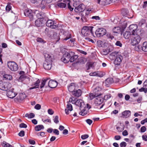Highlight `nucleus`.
Here are the masks:
<instances>
[{
  "label": "nucleus",
  "instance_id": "nucleus-38",
  "mask_svg": "<svg viewBox=\"0 0 147 147\" xmlns=\"http://www.w3.org/2000/svg\"><path fill=\"white\" fill-rule=\"evenodd\" d=\"M3 78L5 80H10L12 78L11 76L9 74H5L3 76Z\"/></svg>",
  "mask_w": 147,
  "mask_h": 147
},
{
  "label": "nucleus",
  "instance_id": "nucleus-12",
  "mask_svg": "<svg viewBox=\"0 0 147 147\" xmlns=\"http://www.w3.org/2000/svg\"><path fill=\"white\" fill-rule=\"evenodd\" d=\"M45 22V21L43 18H40L36 20L35 22V25L37 27L41 26L44 24Z\"/></svg>",
  "mask_w": 147,
  "mask_h": 147
},
{
  "label": "nucleus",
  "instance_id": "nucleus-56",
  "mask_svg": "<svg viewBox=\"0 0 147 147\" xmlns=\"http://www.w3.org/2000/svg\"><path fill=\"white\" fill-rule=\"evenodd\" d=\"M39 135L42 137H44L45 136V133L43 132H40L37 134L38 136H39Z\"/></svg>",
  "mask_w": 147,
  "mask_h": 147
},
{
  "label": "nucleus",
  "instance_id": "nucleus-48",
  "mask_svg": "<svg viewBox=\"0 0 147 147\" xmlns=\"http://www.w3.org/2000/svg\"><path fill=\"white\" fill-rule=\"evenodd\" d=\"M53 120L55 123H58L59 122L58 116H55V118L53 119Z\"/></svg>",
  "mask_w": 147,
  "mask_h": 147
},
{
  "label": "nucleus",
  "instance_id": "nucleus-5",
  "mask_svg": "<svg viewBox=\"0 0 147 147\" xmlns=\"http://www.w3.org/2000/svg\"><path fill=\"white\" fill-rule=\"evenodd\" d=\"M74 54V53L72 51L66 53L63 55L61 60L65 63H67L70 61V57Z\"/></svg>",
  "mask_w": 147,
  "mask_h": 147
},
{
  "label": "nucleus",
  "instance_id": "nucleus-31",
  "mask_svg": "<svg viewBox=\"0 0 147 147\" xmlns=\"http://www.w3.org/2000/svg\"><path fill=\"white\" fill-rule=\"evenodd\" d=\"M86 61V60L84 58L81 57L78 59L77 63H79L81 64H83Z\"/></svg>",
  "mask_w": 147,
  "mask_h": 147
},
{
  "label": "nucleus",
  "instance_id": "nucleus-13",
  "mask_svg": "<svg viewBox=\"0 0 147 147\" xmlns=\"http://www.w3.org/2000/svg\"><path fill=\"white\" fill-rule=\"evenodd\" d=\"M25 15L26 16H28L31 20H32L33 18V13L32 10L28 9L25 10L24 11Z\"/></svg>",
  "mask_w": 147,
  "mask_h": 147
},
{
  "label": "nucleus",
  "instance_id": "nucleus-51",
  "mask_svg": "<svg viewBox=\"0 0 147 147\" xmlns=\"http://www.w3.org/2000/svg\"><path fill=\"white\" fill-rule=\"evenodd\" d=\"M75 98L74 97H71L69 99V102H71L73 104L75 102Z\"/></svg>",
  "mask_w": 147,
  "mask_h": 147
},
{
  "label": "nucleus",
  "instance_id": "nucleus-7",
  "mask_svg": "<svg viewBox=\"0 0 147 147\" xmlns=\"http://www.w3.org/2000/svg\"><path fill=\"white\" fill-rule=\"evenodd\" d=\"M106 30L102 28H99L97 29L95 32L96 36L98 37L104 35L106 34Z\"/></svg>",
  "mask_w": 147,
  "mask_h": 147
},
{
  "label": "nucleus",
  "instance_id": "nucleus-42",
  "mask_svg": "<svg viewBox=\"0 0 147 147\" xmlns=\"http://www.w3.org/2000/svg\"><path fill=\"white\" fill-rule=\"evenodd\" d=\"M128 13V11L127 9H123L122 11V13L123 15L124 16H126Z\"/></svg>",
  "mask_w": 147,
  "mask_h": 147
},
{
  "label": "nucleus",
  "instance_id": "nucleus-54",
  "mask_svg": "<svg viewBox=\"0 0 147 147\" xmlns=\"http://www.w3.org/2000/svg\"><path fill=\"white\" fill-rule=\"evenodd\" d=\"M126 143L124 142H122L120 144V147H125L126 146Z\"/></svg>",
  "mask_w": 147,
  "mask_h": 147
},
{
  "label": "nucleus",
  "instance_id": "nucleus-45",
  "mask_svg": "<svg viewBox=\"0 0 147 147\" xmlns=\"http://www.w3.org/2000/svg\"><path fill=\"white\" fill-rule=\"evenodd\" d=\"M28 77L25 75H21L19 78V80L21 81L24 80L25 79H26Z\"/></svg>",
  "mask_w": 147,
  "mask_h": 147
},
{
  "label": "nucleus",
  "instance_id": "nucleus-21",
  "mask_svg": "<svg viewBox=\"0 0 147 147\" xmlns=\"http://www.w3.org/2000/svg\"><path fill=\"white\" fill-rule=\"evenodd\" d=\"M50 37L51 39L54 40L56 42L58 41L60 39L59 35L55 32H54L53 35L51 36Z\"/></svg>",
  "mask_w": 147,
  "mask_h": 147
},
{
  "label": "nucleus",
  "instance_id": "nucleus-29",
  "mask_svg": "<svg viewBox=\"0 0 147 147\" xmlns=\"http://www.w3.org/2000/svg\"><path fill=\"white\" fill-rule=\"evenodd\" d=\"M72 94L76 96L79 97L82 94L81 91L79 89L76 91H74L72 92Z\"/></svg>",
  "mask_w": 147,
  "mask_h": 147
},
{
  "label": "nucleus",
  "instance_id": "nucleus-50",
  "mask_svg": "<svg viewBox=\"0 0 147 147\" xmlns=\"http://www.w3.org/2000/svg\"><path fill=\"white\" fill-rule=\"evenodd\" d=\"M103 76L102 72L99 71L96 72V76L101 77H102Z\"/></svg>",
  "mask_w": 147,
  "mask_h": 147
},
{
  "label": "nucleus",
  "instance_id": "nucleus-60",
  "mask_svg": "<svg viewBox=\"0 0 147 147\" xmlns=\"http://www.w3.org/2000/svg\"><path fill=\"white\" fill-rule=\"evenodd\" d=\"M34 108L36 109L39 110L41 108V106L39 104H37L35 106Z\"/></svg>",
  "mask_w": 147,
  "mask_h": 147
},
{
  "label": "nucleus",
  "instance_id": "nucleus-14",
  "mask_svg": "<svg viewBox=\"0 0 147 147\" xmlns=\"http://www.w3.org/2000/svg\"><path fill=\"white\" fill-rule=\"evenodd\" d=\"M14 89L12 88L11 90L7 91V96L10 98H13L17 95V94L14 91Z\"/></svg>",
  "mask_w": 147,
  "mask_h": 147
},
{
  "label": "nucleus",
  "instance_id": "nucleus-37",
  "mask_svg": "<svg viewBox=\"0 0 147 147\" xmlns=\"http://www.w3.org/2000/svg\"><path fill=\"white\" fill-rule=\"evenodd\" d=\"M93 63L92 62H88L86 65V68L87 70L90 69L93 66Z\"/></svg>",
  "mask_w": 147,
  "mask_h": 147
},
{
  "label": "nucleus",
  "instance_id": "nucleus-16",
  "mask_svg": "<svg viewBox=\"0 0 147 147\" xmlns=\"http://www.w3.org/2000/svg\"><path fill=\"white\" fill-rule=\"evenodd\" d=\"M44 56L45 58V61L52 62L53 56L51 54L49 53H46L44 54Z\"/></svg>",
  "mask_w": 147,
  "mask_h": 147
},
{
  "label": "nucleus",
  "instance_id": "nucleus-44",
  "mask_svg": "<svg viewBox=\"0 0 147 147\" xmlns=\"http://www.w3.org/2000/svg\"><path fill=\"white\" fill-rule=\"evenodd\" d=\"M113 79L111 78H109L107 79L105 81V83L106 84L108 83L109 84H111L113 82Z\"/></svg>",
  "mask_w": 147,
  "mask_h": 147
},
{
  "label": "nucleus",
  "instance_id": "nucleus-47",
  "mask_svg": "<svg viewBox=\"0 0 147 147\" xmlns=\"http://www.w3.org/2000/svg\"><path fill=\"white\" fill-rule=\"evenodd\" d=\"M47 80H44L42 81L41 84L40 86V88H42L44 87L46 82L47 81Z\"/></svg>",
  "mask_w": 147,
  "mask_h": 147
},
{
  "label": "nucleus",
  "instance_id": "nucleus-34",
  "mask_svg": "<svg viewBox=\"0 0 147 147\" xmlns=\"http://www.w3.org/2000/svg\"><path fill=\"white\" fill-rule=\"evenodd\" d=\"M44 127L42 125H38L36 126L35 127V130L36 131H40L42 129H44Z\"/></svg>",
  "mask_w": 147,
  "mask_h": 147
},
{
  "label": "nucleus",
  "instance_id": "nucleus-58",
  "mask_svg": "<svg viewBox=\"0 0 147 147\" xmlns=\"http://www.w3.org/2000/svg\"><path fill=\"white\" fill-rule=\"evenodd\" d=\"M48 113L51 115H52L54 113L53 111L51 109H49L48 110Z\"/></svg>",
  "mask_w": 147,
  "mask_h": 147
},
{
  "label": "nucleus",
  "instance_id": "nucleus-23",
  "mask_svg": "<svg viewBox=\"0 0 147 147\" xmlns=\"http://www.w3.org/2000/svg\"><path fill=\"white\" fill-rule=\"evenodd\" d=\"M76 87L77 86H76V84L74 83H71L67 87L68 90L69 92H72L74 91V90Z\"/></svg>",
  "mask_w": 147,
  "mask_h": 147
},
{
  "label": "nucleus",
  "instance_id": "nucleus-19",
  "mask_svg": "<svg viewBox=\"0 0 147 147\" xmlns=\"http://www.w3.org/2000/svg\"><path fill=\"white\" fill-rule=\"evenodd\" d=\"M84 9V5L83 4H81L75 8L74 10L76 12H80L83 11Z\"/></svg>",
  "mask_w": 147,
  "mask_h": 147
},
{
  "label": "nucleus",
  "instance_id": "nucleus-35",
  "mask_svg": "<svg viewBox=\"0 0 147 147\" xmlns=\"http://www.w3.org/2000/svg\"><path fill=\"white\" fill-rule=\"evenodd\" d=\"M35 116V115L34 113H31L30 114L28 113H26L25 115V117H27L28 118H32Z\"/></svg>",
  "mask_w": 147,
  "mask_h": 147
},
{
  "label": "nucleus",
  "instance_id": "nucleus-32",
  "mask_svg": "<svg viewBox=\"0 0 147 147\" xmlns=\"http://www.w3.org/2000/svg\"><path fill=\"white\" fill-rule=\"evenodd\" d=\"M142 49L144 51L147 52V42H144L142 45Z\"/></svg>",
  "mask_w": 147,
  "mask_h": 147
},
{
  "label": "nucleus",
  "instance_id": "nucleus-64",
  "mask_svg": "<svg viewBox=\"0 0 147 147\" xmlns=\"http://www.w3.org/2000/svg\"><path fill=\"white\" fill-rule=\"evenodd\" d=\"M142 139L145 141H147V136L145 135H143L142 136Z\"/></svg>",
  "mask_w": 147,
  "mask_h": 147
},
{
  "label": "nucleus",
  "instance_id": "nucleus-62",
  "mask_svg": "<svg viewBox=\"0 0 147 147\" xmlns=\"http://www.w3.org/2000/svg\"><path fill=\"white\" fill-rule=\"evenodd\" d=\"M140 129L141 132H144L146 131V128L145 126H143L141 127Z\"/></svg>",
  "mask_w": 147,
  "mask_h": 147
},
{
  "label": "nucleus",
  "instance_id": "nucleus-27",
  "mask_svg": "<svg viewBox=\"0 0 147 147\" xmlns=\"http://www.w3.org/2000/svg\"><path fill=\"white\" fill-rule=\"evenodd\" d=\"M138 28V26L136 24H132L129 26V29L130 31L132 32H136V30Z\"/></svg>",
  "mask_w": 147,
  "mask_h": 147
},
{
  "label": "nucleus",
  "instance_id": "nucleus-9",
  "mask_svg": "<svg viewBox=\"0 0 147 147\" xmlns=\"http://www.w3.org/2000/svg\"><path fill=\"white\" fill-rule=\"evenodd\" d=\"M7 66L10 69L13 71H16L18 69V67L17 64L14 62H8Z\"/></svg>",
  "mask_w": 147,
  "mask_h": 147
},
{
  "label": "nucleus",
  "instance_id": "nucleus-28",
  "mask_svg": "<svg viewBox=\"0 0 147 147\" xmlns=\"http://www.w3.org/2000/svg\"><path fill=\"white\" fill-rule=\"evenodd\" d=\"M140 92H144L145 93L147 92V82L145 81L144 83V86L139 90Z\"/></svg>",
  "mask_w": 147,
  "mask_h": 147
},
{
  "label": "nucleus",
  "instance_id": "nucleus-3",
  "mask_svg": "<svg viewBox=\"0 0 147 147\" xmlns=\"http://www.w3.org/2000/svg\"><path fill=\"white\" fill-rule=\"evenodd\" d=\"M121 21V28L119 26L114 27L112 30L113 33H114L119 34L122 31V30L125 29L127 26V23L126 21H123V19Z\"/></svg>",
  "mask_w": 147,
  "mask_h": 147
},
{
  "label": "nucleus",
  "instance_id": "nucleus-6",
  "mask_svg": "<svg viewBox=\"0 0 147 147\" xmlns=\"http://www.w3.org/2000/svg\"><path fill=\"white\" fill-rule=\"evenodd\" d=\"M96 86L94 89V92L96 94V96H102V94L99 92L102 89V83H97L96 84Z\"/></svg>",
  "mask_w": 147,
  "mask_h": 147
},
{
  "label": "nucleus",
  "instance_id": "nucleus-40",
  "mask_svg": "<svg viewBox=\"0 0 147 147\" xmlns=\"http://www.w3.org/2000/svg\"><path fill=\"white\" fill-rule=\"evenodd\" d=\"M97 3L101 5H105V0H97Z\"/></svg>",
  "mask_w": 147,
  "mask_h": 147
},
{
  "label": "nucleus",
  "instance_id": "nucleus-24",
  "mask_svg": "<svg viewBox=\"0 0 147 147\" xmlns=\"http://www.w3.org/2000/svg\"><path fill=\"white\" fill-rule=\"evenodd\" d=\"M134 32H131L130 31H126L123 34L124 38L126 39H131L132 34Z\"/></svg>",
  "mask_w": 147,
  "mask_h": 147
},
{
  "label": "nucleus",
  "instance_id": "nucleus-61",
  "mask_svg": "<svg viewBox=\"0 0 147 147\" xmlns=\"http://www.w3.org/2000/svg\"><path fill=\"white\" fill-rule=\"evenodd\" d=\"M20 127L21 128H26L27 127V125L23 123L20 124Z\"/></svg>",
  "mask_w": 147,
  "mask_h": 147
},
{
  "label": "nucleus",
  "instance_id": "nucleus-15",
  "mask_svg": "<svg viewBox=\"0 0 147 147\" xmlns=\"http://www.w3.org/2000/svg\"><path fill=\"white\" fill-rule=\"evenodd\" d=\"M52 64L51 62L45 61L43 64V66L45 69L49 70L51 69Z\"/></svg>",
  "mask_w": 147,
  "mask_h": 147
},
{
  "label": "nucleus",
  "instance_id": "nucleus-49",
  "mask_svg": "<svg viewBox=\"0 0 147 147\" xmlns=\"http://www.w3.org/2000/svg\"><path fill=\"white\" fill-rule=\"evenodd\" d=\"M89 97H90V99L91 100L94 97H95V98H96V94H94L93 93H90L89 94Z\"/></svg>",
  "mask_w": 147,
  "mask_h": 147
},
{
  "label": "nucleus",
  "instance_id": "nucleus-36",
  "mask_svg": "<svg viewBox=\"0 0 147 147\" xmlns=\"http://www.w3.org/2000/svg\"><path fill=\"white\" fill-rule=\"evenodd\" d=\"M78 57V56L77 55H74L71 56L70 57V61L71 62H74V61L76 60Z\"/></svg>",
  "mask_w": 147,
  "mask_h": 147
},
{
  "label": "nucleus",
  "instance_id": "nucleus-57",
  "mask_svg": "<svg viewBox=\"0 0 147 147\" xmlns=\"http://www.w3.org/2000/svg\"><path fill=\"white\" fill-rule=\"evenodd\" d=\"M19 136L21 137H23L24 135V131H20L18 134Z\"/></svg>",
  "mask_w": 147,
  "mask_h": 147
},
{
  "label": "nucleus",
  "instance_id": "nucleus-53",
  "mask_svg": "<svg viewBox=\"0 0 147 147\" xmlns=\"http://www.w3.org/2000/svg\"><path fill=\"white\" fill-rule=\"evenodd\" d=\"M88 137L89 136L88 135L85 134L82 135L81 136V138L82 139L84 140L88 138Z\"/></svg>",
  "mask_w": 147,
  "mask_h": 147
},
{
  "label": "nucleus",
  "instance_id": "nucleus-52",
  "mask_svg": "<svg viewBox=\"0 0 147 147\" xmlns=\"http://www.w3.org/2000/svg\"><path fill=\"white\" fill-rule=\"evenodd\" d=\"M103 42L100 40H99L97 42V44L99 47H102V45Z\"/></svg>",
  "mask_w": 147,
  "mask_h": 147
},
{
  "label": "nucleus",
  "instance_id": "nucleus-30",
  "mask_svg": "<svg viewBox=\"0 0 147 147\" xmlns=\"http://www.w3.org/2000/svg\"><path fill=\"white\" fill-rule=\"evenodd\" d=\"M130 114L131 112L129 110L124 111L122 113L123 117L125 118H127L129 117Z\"/></svg>",
  "mask_w": 147,
  "mask_h": 147
},
{
  "label": "nucleus",
  "instance_id": "nucleus-59",
  "mask_svg": "<svg viewBox=\"0 0 147 147\" xmlns=\"http://www.w3.org/2000/svg\"><path fill=\"white\" fill-rule=\"evenodd\" d=\"M115 45L117 46H119L120 47H121L122 46V44L121 42L119 41H117L115 43Z\"/></svg>",
  "mask_w": 147,
  "mask_h": 147
},
{
  "label": "nucleus",
  "instance_id": "nucleus-1",
  "mask_svg": "<svg viewBox=\"0 0 147 147\" xmlns=\"http://www.w3.org/2000/svg\"><path fill=\"white\" fill-rule=\"evenodd\" d=\"M110 55L115 59L114 63L115 65H118L121 64L123 59V57L120 53L117 52H113Z\"/></svg>",
  "mask_w": 147,
  "mask_h": 147
},
{
  "label": "nucleus",
  "instance_id": "nucleus-4",
  "mask_svg": "<svg viewBox=\"0 0 147 147\" xmlns=\"http://www.w3.org/2000/svg\"><path fill=\"white\" fill-rule=\"evenodd\" d=\"M93 28V27L91 26L84 27L82 30V34L85 36H88L90 34L93 35V32L92 31Z\"/></svg>",
  "mask_w": 147,
  "mask_h": 147
},
{
  "label": "nucleus",
  "instance_id": "nucleus-26",
  "mask_svg": "<svg viewBox=\"0 0 147 147\" xmlns=\"http://www.w3.org/2000/svg\"><path fill=\"white\" fill-rule=\"evenodd\" d=\"M72 110V106L71 104L68 102L67 105L66 109H65V113L66 114H68L69 111H71Z\"/></svg>",
  "mask_w": 147,
  "mask_h": 147
},
{
  "label": "nucleus",
  "instance_id": "nucleus-33",
  "mask_svg": "<svg viewBox=\"0 0 147 147\" xmlns=\"http://www.w3.org/2000/svg\"><path fill=\"white\" fill-rule=\"evenodd\" d=\"M40 80L38 79L34 84V86L30 88V89L31 90L34 88H37L39 86V84L40 82Z\"/></svg>",
  "mask_w": 147,
  "mask_h": 147
},
{
  "label": "nucleus",
  "instance_id": "nucleus-39",
  "mask_svg": "<svg viewBox=\"0 0 147 147\" xmlns=\"http://www.w3.org/2000/svg\"><path fill=\"white\" fill-rule=\"evenodd\" d=\"M65 2H67V4L68 8L70 10V11H72L74 9V8L71 7V5H70V1L69 0H65Z\"/></svg>",
  "mask_w": 147,
  "mask_h": 147
},
{
  "label": "nucleus",
  "instance_id": "nucleus-18",
  "mask_svg": "<svg viewBox=\"0 0 147 147\" xmlns=\"http://www.w3.org/2000/svg\"><path fill=\"white\" fill-rule=\"evenodd\" d=\"M61 0H59L57 5V6L61 8H65L66 6V4L67 2H65V0H64L61 1Z\"/></svg>",
  "mask_w": 147,
  "mask_h": 147
},
{
  "label": "nucleus",
  "instance_id": "nucleus-17",
  "mask_svg": "<svg viewBox=\"0 0 147 147\" xmlns=\"http://www.w3.org/2000/svg\"><path fill=\"white\" fill-rule=\"evenodd\" d=\"M26 95L23 93H20L15 99L16 101H19L20 100H22L26 97Z\"/></svg>",
  "mask_w": 147,
  "mask_h": 147
},
{
  "label": "nucleus",
  "instance_id": "nucleus-46",
  "mask_svg": "<svg viewBox=\"0 0 147 147\" xmlns=\"http://www.w3.org/2000/svg\"><path fill=\"white\" fill-rule=\"evenodd\" d=\"M142 46L141 45H139L135 47V49L137 51H139L141 50Z\"/></svg>",
  "mask_w": 147,
  "mask_h": 147
},
{
  "label": "nucleus",
  "instance_id": "nucleus-63",
  "mask_svg": "<svg viewBox=\"0 0 147 147\" xmlns=\"http://www.w3.org/2000/svg\"><path fill=\"white\" fill-rule=\"evenodd\" d=\"M11 6L9 5H7L6 7V9L8 11H9L11 9Z\"/></svg>",
  "mask_w": 147,
  "mask_h": 147
},
{
  "label": "nucleus",
  "instance_id": "nucleus-11",
  "mask_svg": "<svg viewBox=\"0 0 147 147\" xmlns=\"http://www.w3.org/2000/svg\"><path fill=\"white\" fill-rule=\"evenodd\" d=\"M46 25L52 28L55 29L58 27V26L54 22L51 20H49L46 22Z\"/></svg>",
  "mask_w": 147,
  "mask_h": 147
},
{
  "label": "nucleus",
  "instance_id": "nucleus-25",
  "mask_svg": "<svg viewBox=\"0 0 147 147\" xmlns=\"http://www.w3.org/2000/svg\"><path fill=\"white\" fill-rule=\"evenodd\" d=\"M57 82L53 80H50L49 82V86L51 88H55L57 85Z\"/></svg>",
  "mask_w": 147,
  "mask_h": 147
},
{
  "label": "nucleus",
  "instance_id": "nucleus-10",
  "mask_svg": "<svg viewBox=\"0 0 147 147\" xmlns=\"http://www.w3.org/2000/svg\"><path fill=\"white\" fill-rule=\"evenodd\" d=\"M100 96H96V97L94 99V103L96 106L100 105L103 102V98Z\"/></svg>",
  "mask_w": 147,
  "mask_h": 147
},
{
  "label": "nucleus",
  "instance_id": "nucleus-22",
  "mask_svg": "<svg viewBox=\"0 0 147 147\" xmlns=\"http://www.w3.org/2000/svg\"><path fill=\"white\" fill-rule=\"evenodd\" d=\"M80 112H79L80 115L82 116H84L87 113L88 111L86 110V105L80 108Z\"/></svg>",
  "mask_w": 147,
  "mask_h": 147
},
{
  "label": "nucleus",
  "instance_id": "nucleus-8",
  "mask_svg": "<svg viewBox=\"0 0 147 147\" xmlns=\"http://www.w3.org/2000/svg\"><path fill=\"white\" fill-rule=\"evenodd\" d=\"M11 85L9 82L0 83V89L3 90H7L11 87Z\"/></svg>",
  "mask_w": 147,
  "mask_h": 147
},
{
  "label": "nucleus",
  "instance_id": "nucleus-2",
  "mask_svg": "<svg viewBox=\"0 0 147 147\" xmlns=\"http://www.w3.org/2000/svg\"><path fill=\"white\" fill-rule=\"evenodd\" d=\"M141 38L140 36L136 32L132 34L131 38V44L132 46H135L138 44L140 42Z\"/></svg>",
  "mask_w": 147,
  "mask_h": 147
},
{
  "label": "nucleus",
  "instance_id": "nucleus-41",
  "mask_svg": "<svg viewBox=\"0 0 147 147\" xmlns=\"http://www.w3.org/2000/svg\"><path fill=\"white\" fill-rule=\"evenodd\" d=\"M2 145L4 147H13L10 144L7 143L6 142H3L2 143Z\"/></svg>",
  "mask_w": 147,
  "mask_h": 147
},
{
  "label": "nucleus",
  "instance_id": "nucleus-55",
  "mask_svg": "<svg viewBox=\"0 0 147 147\" xmlns=\"http://www.w3.org/2000/svg\"><path fill=\"white\" fill-rule=\"evenodd\" d=\"M106 36L108 38L111 39H112L114 38L113 36L109 33H107Z\"/></svg>",
  "mask_w": 147,
  "mask_h": 147
},
{
  "label": "nucleus",
  "instance_id": "nucleus-43",
  "mask_svg": "<svg viewBox=\"0 0 147 147\" xmlns=\"http://www.w3.org/2000/svg\"><path fill=\"white\" fill-rule=\"evenodd\" d=\"M111 97V95L110 94H108L106 95H105L103 99L105 100H107L110 98Z\"/></svg>",
  "mask_w": 147,
  "mask_h": 147
},
{
  "label": "nucleus",
  "instance_id": "nucleus-20",
  "mask_svg": "<svg viewBox=\"0 0 147 147\" xmlns=\"http://www.w3.org/2000/svg\"><path fill=\"white\" fill-rule=\"evenodd\" d=\"M75 104L76 105L79 107L80 108L84 106V105H85L83 101L81 99H78L77 100L75 101Z\"/></svg>",
  "mask_w": 147,
  "mask_h": 147
}]
</instances>
